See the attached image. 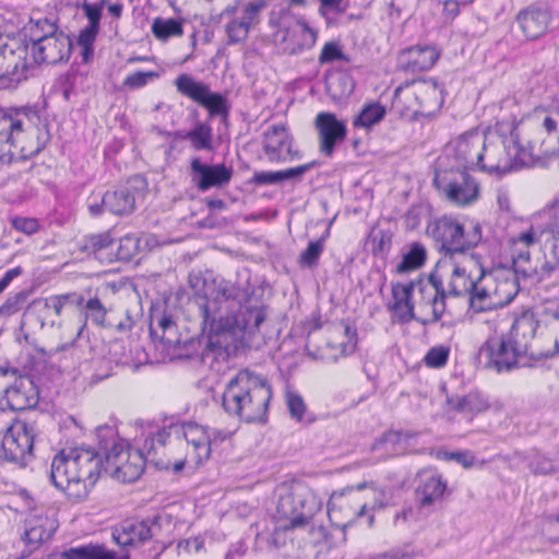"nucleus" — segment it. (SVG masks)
I'll list each match as a JSON object with an SVG mask.
<instances>
[{
  "label": "nucleus",
  "instance_id": "6ab92c4d",
  "mask_svg": "<svg viewBox=\"0 0 559 559\" xmlns=\"http://www.w3.org/2000/svg\"><path fill=\"white\" fill-rule=\"evenodd\" d=\"M293 135L284 124H273L263 133L262 147L270 163H285L299 158V152L293 151Z\"/></svg>",
  "mask_w": 559,
  "mask_h": 559
},
{
  "label": "nucleus",
  "instance_id": "4d7b16f0",
  "mask_svg": "<svg viewBox=\"0 0 559 559\" xmlns=\"http://www.w3.org/2000/svg\"><path fill=\"white\" fill-rule=\"evenodd\" d=\"M265 5L266 2L264 0L247 3L242 9V17L239 20L240 23L246 24V27L250 31L252 26L259 23V14Z\"/></svg>",
  "mask_w": 559,
  "mask_h": 559
},
{
  "label": "nucleus",
  "instance_id": "a211bd4d",
  "mask_svg": "<svg viewBox=\"0 0 559 559\" xmlns=\"http://www.w3.org/2000/svg\"><path fill=\"white\" fill-rule=\"evenodd\" d=\"M72 41L63 32L49 37H35L29 44L33 67L41 63L57 64L67 61L71 55Z\"/></svg>",
  "mask_w": 559,
  "mask_h": 559
},
{
  "label": "nucleus",
  "instance_id": "c756f323",
  "mask_svg": "<svg viewBox=\"0 0 559 559\" xmlns=\"http://www.w3.org/2000/svg\"><path fill=\"white\" fill-rule=\"evenodd\" d=\"M538 328H542L540 320L535 319L532 313H524L513 322L508 333V335L512 337L514 345L515 342H519L521 345L524 346V348L521 349L523 355L530 356L534 359H538L536 357V354H538V352H533L531 349L530 342L531 340L534 338Z\"/></svg>",
  "mask_w": 559,
  "mask_h": 559
},
{
  "label": "nucleus",
  "instance_id": "774afa93",
  "mask_svg": "<svg viewBox=\"0 0 559 559\" xmlns=\"http://www.w3.org/2000/svg\"><path fill=\"white\" fill-rule=\"evenodd\" d=\"M318 165V162L312 160L310 163L299 165L297 167L287 168L280 170L281 181L292 180L295 182H300L302 180L304 175L311 170L314 166Z\"/></svg>",
  "mask_w": 559,
  "mask_h": 559
},
{
  "label": "nucleus",
  "instance_id": "b1692460",
  "mask_svg": "<svg viewBox=\"0 0 559 559\" xmlns=\"http://www.w3.org/2000/svg\"><path fill=\"white\" fill-rule=\"evenodd\" d=\"M551 19V11L546 5L537 3L520 10L515 16L516 23L528 40L543 37L548 32Z\"/></svg>",
  "mask_w": 559,
  "mask_h": 559
},
{
  "label": "nucleus",
  "instance_id": "0e129e2a",
  "mask_svg": "<svg viewBox=\"0 0 559 559\" xmlns=\"http://www.w3.org/2000/svg\"><path fill=\"white\" fill-rule=\"evenodd\" d=\"M76 7L83 10L85 17L88 20L87 25L100 27L104 2L90 3L88 1L84 0L81 3H78Z\"/></svg>",
  "mask_w": 559,
  "mask_h": 559
},
{
  "label": "nucleus",
  "instance_id": "393cba45",
  "mask_svg": "<svg viewBox=\"0 0 559 559\" xmlns=\"http://www.w3.org/2000/svg\"><path fill=\"white\" fill-rule=\"evenodd\" d=\"M440 58V51L430 45H416L401 50L397 55V68L406 72L430 70Z\"/></svg>",
  "mask_w": 559,
  "mask_h": 559
},
{
  "label": "nucleus",
  "instance_id": "603ef678",
  "mask_svg": "<svg viewBox=\"0 0 559 559\" xmlns=\"http://www.w3.org/2000/svg\"><path fill=\"white\" fill-rule=\"evenodd\" d=\"M300 26L301 40L293 45L288 44L285 47V50L289 55H299L304 50L311 48L316 41L314 32L306 23H301Z\"/></svg>",
  "mask_w": 559,
  "mask_h": 559
},
{
  "label": "nucleus",
  "instance_id": "ea45409f",
  "mask_svg": "<svg viewBox=\"0 0 559 559\" xmlns=\"http://www.w3.org/2000/svg\"><path fill=\"white\" fill-rule=\"evenodd\" d=\"M539 320L540 325L554 334V347L552 349L538 352L536 354L538 360L551 358L559 353V306L555 309H545Z\"/></svg>",
  "mask_w": 559,
  "mask_h": 559
},
{
  "label": "nucleus",
  "instance_id": "7ed1b4c3",
  "mask_svg": "<svg viewBox=\"0 0 559 559\" xmlns=\"http://www.w3.org/2000/svg\"><path fill=\"white\" fill-rule=\"evenodd\" d=\"M105 473V457L93 448L61 450L50 464L49 479L69 499L78 502L87 497L100 473Z\"/></svg>",
  "mask_w": 559,
  "mask_h": 559
},
{
  "label": "nucleus",
  "instance_id": "9d476101",
  "mask_svg": "<svg viewBox=\"0 0 559 559\" xmlns=\"http://www.w3.org/2000/svg\"><path fill=\"white\" fill-rule=\"evenodd\" d=\"M433 186L449 203L465 207L479 199V185L467 170L455 168L437 169Z\"/></svg>",
  "mask_w": 559,
  "mask_h": 559
},
{
  "label": "nucleus",
  "instance_id": "13d9d810",
  "mask_svg": "<svg viewBox=\"0 0 559 559\" xmlns=\"http://www.w3.org/2000/svg\"><path fill=\"white\" fill-rule=\"evenodd\" d=\"M286 405L292 418L299 423L304 420L307 406L300 394L288 391L286 393Z\"/></svg>",
  "mask_w": 559,
  "mask_h": 559
},
{
  "label": "nucleus",
  "instance_id": "5fc2aeb1",
  "mask_svg": "<svg viewBox=\"0 0 559 559\" xmlns=\"http://www.w3.org/2000/svg\"><path fill=\"white\" fill-rule=\"evenodd\" d=\"M115 245L116 241L109 233H102L87 236L85 238L84 249L97 254L102 250L111 248Z\"/></svg>",
  "mask_w": 559,
  "mask_h": 559
},
{
  "label": "nucleus",
  "instance_id": "aec40b11",
  "mask_svg": "<svg viewBox=\"0 0 559 559\" xmlns=\"http://www.w3.org/2000/svg\"><path fill=\"white\" fill-rule=\"evenodd\" d=\"M143 451H147L143 447L140 449H131L128 444L123 448V456L112 460L111 464L105 461V473L122 483H133L142 475L146 464V457Z\"/></svg>",
  "mask_w": 559,
  "mask_h": 559
},
{
  "label": "nucleus",
  "instance_id": "09e8293b",
  "mask_svg": "<svg viewBox=\"0 0 559 559\" xmlns=\"http://www.w3.org/2000/svg\"><path fill=\"white\" fill-rule=\"evenodd\" d=\"M142 239L134 236H126L117 245V259L121 261L133 260L141 250Z\"/></svg>",
  "mask_w": 559,
  "mask_h": 559
},
{
  "label": "nucleus",
  "instance_id": "412c9836",
  "mask_svg": "<svg viewBox=\"0 0 559 559\" xmlns=\"http://www.w3.org/2000/svg\"><path fill=\"white\" fill-rule=\"evenodd\" d=\"M314 126L319 134V151L331 157L338 143L345 140L347 127L333 112L323 111L317 115Z\"/></svg>",
  "mask_w": 559,
  "mask_h": 559
},
{
  "label": "nucleus",
  "instance_id": "3c124183",
  "mask_svg": "<svg viewBox=\"0 0 559 559\" xmlns=\"http://www.w3.org/2000/svg\"><path fill=\"white\" fill-rule=\"evenodd\" d=\"M227 35V45H238L245 43L250 31L246 27V24L240 23L239 19L233 17L225 26Z\"/></svg>",
  "mask_w": 559,
  "mask_h": 559
},
{
  "label": "nucleus",
  "instance_id": "0eeeda50",
  "mask_svg": "<svg viewBox=\"0 0 559 559\" xmlns=\"http://www.w3.org/2000/svg\"><path fill=\"white\" fill-rule=\"evenodd\" d=\"M426 233L433 240L436 249L443 252L448 260H452L455 253H463L477 246L481 240L479 224H475L472 230L466 231L463 224L449 215L429 222Z\"/></svg>",
  "mask_w": 559,
  "mask_h": 559
},
{
  "label": "nucleus",
  "instance_id": "f03ea898",
  "mask_svg": "<svg viewBox=\"0 0 559 559\" xmlns=\"http://www.w3.org/2000/svg\"><path fill=\"white\" fill-rule=\"evenodd\" d=\"M217 296L225 300L236 301L238 310L226 314L212 311L216 319H235L236 324L231 330L239 329L241 335L238 338L245 341V345L252 346V341L260 325L266 318L265 306L262 300L264 289L257 280L252 281L249 269H239L234 278H224L216 285Z\"/></svg>",
  "mask_w": 559,
  "mask_h": 559
},
{
  "label": "nucleus",
  "instance_id": "79ce46f5",
  "mask_svg": "<svg viewBox=\"0 0 559 559\" xmlns=\"http://www.w3.org/2000/svg\"><path fill=\"white\" fill-rule=\"evenodd\" d=\"M48 519H37L35 521H28L24 532V540L27 545L37 548L44 542L50 539L53 535L55 528L50 526L46 527Z\"/></svg>",
  "mask_w": 559,
  "mask_h": 559
},
{
  "label": "nucleus",
  "instance_id": "864d4df0",
  "mask_svg": "<svg viewBox=\"0 0 559 559\" xmlns=\"http://www.w3.org/2000/svg\"><path fill=\"white\" fill-rule=\"evenodd\" d=\"M84 298L80 295L72 294V295H61V296H53L49 299H46L43 305L46 310H52L56 316H60L62 312L63 307L67 302H72L78 306L83 305Z\"/></svg>",
  "mask_w": 559,
  "mask_h": 559
},
{
  "label": "nucleus",
  "instance_id": "c9c22d12",
  "mask_svg": "<svg viewBox=\"0 0 559 559\" xmlns=\"http://www.w3.org/2000/svg\"><path fill=\"white\" fill-rule=\"evenodd\" d=\"M439 261H447L448 263V266L441 272L442 277L445 273H451V278L449 282V295H468L472 287H474V283L476 282V280L471 276V273H467L465 267L456 265L452 262V260H448L447 258L440 259Z\"/></svg>",
  "mask_w": 559,
  "mask_h": 559
},
{
  "label": "nucleus",
  "instance_id": "4c0bfd02",
  "mask_svg": "<svg viewBox=\"0 0 559 559\" xmlns=\"http://www.w3.org/2000/svg\"><path fill=\"white\" fill-rule=\"evenodd\" d=\"M63 559H130L129 555L118 557L116 551L108 550L103 545H84L72 547L62 552Z\"/></svg>",
  "mask_w": 559,
  "mask_h": 559
},
{
  "label": "nucleus",
  "instance_id": "2eb2a0df",
  "mask_svg": "<svg viewBox=\"0 0 559 559\" xmlns=\"http://www.w3.org/2000/svg\"><path fill=\"white\" fill-rule=\"evenodd\" d=\"M188 174L192 186L200 192H206L227 187L233 179L234 169L224 163L210 164L200 156H193L189 163Z\"/></svg>",
  "mask_w": 559,
  "mask_h": 559
},
{
  "label": "nucleus",
  "instance_id": "5701e85b",
  "mask_svg": "<svg viewBox=\"0 0 559 559\" xmlns=\"http://www.w3.org/2000/svg\"><path fill=\"white\" fill-rule=\"evenodd\" d=\"M12 411H26L36 407L39 402V389L24 369L14 378L4 397Z\"/></svg>",
  "mask_w": 559,
  "mask_h": 559
},
{
  "label": "nucleus",
  "instance_id": "a19ab883",
  "mask_svg": "<svg viewBox=\"0 0 559 559\" xmlns=\"http://www.w3.org/2000/svg\"><path fill=\"white\" fill-rule=\"evenodd\" d=\"M427 259L425 247L419 242H413L409 250L403 254L396 264L395 273L403 274L421 267Z\"/></svg>",
  "mask_w": 559,
  "mask_h": 559
},
{
  "label": "nucleus",
  "instance_id": "49530a36",
  "mask_svg": "<svg viewBox=\"0 0 559 559\" xmlns=\"http://www.w3.org/2000/svg\"><path fill=\"white\" fill-rule=\"evenodd\" d=\"M283 523H276L274 531L271 534L258 533L255 537V547L259 549H278L285 545L284 532L287 530L282 528Z\"/></svg>",
  "mask_w": 559,
  "mask_h": 559
},
{
  "label": "nucleus",
  "instance_id": "2f4dec72",
  "mask_svg": "<svg viewBox=\"0 0 559 559\" xmlns=\"http://www.w3.org/2000/svg\"><path fill=\"white\" fill-rule=\"evenodd\" d=\"M445 403L449 411H454L464 415L476 416L490 408L488 397L475 390L465 395H447Z\"/></svg>",
  "mask_w": 559,
  "mask_h": 559
},
{
  "label": "nucleus",
  "instance_id": "052dcab7",
  "mask_svg": "<svg viewBox=\"0 0 559 559\" xmlns=\"http://www.w3.org/2000/svg\"><path fill=\"white\" fill-rule=\"evenodd\" d=\"M336 60H343L345 62H349V58L344 55L341 46L335 41L326 43L319 56V62L321 64L330 63Z\"/></svg>",
  "mask_w": 559,
  "mask_h": 559
},
{
  "label": "nucleus",
  "instance_id": "f257e3e1",
  "mask_svg": "<svg viewBox=\"0 0 559 559\" xmlns=\"http://www.w3.org/2000/svg\"><path fill=\"white\" fill-rule=\"evenodd\" d=\"M202 330L199 335L186 337L171 354L174 358L188 359L202 365H212L215 360L237 355L247 348L245 341L238 338L240 330H231L235 319H216L212 313L209 301L200 304Z\"/></svg>",
  "mask_w": 559,
  "mask_h": 559
},
{
  "label": "nucleus",
  "instance_id": "f8f14e48",
  "mask_svg": "<svg viewBox=\"0 0 559 559\" xmlns=\"http://www.w3.org/2000/svg\"><path fill=\"white\" fill-rule=\"evenodd\" d=\"M148 189V183L142 175L130 177L124 183L103 194L106 211L117 216L132 214L139 201H142Z\"/></svg>",
  "mask_w": 559,
  "mask_h": 559
},
{
  "label": "nucleus",
  "instance_id": "f704fd0d",
  "mask_svg": "<svg viewBox=\"0 0 559 559\" xmlns=\"http://www.w3.org/2000/svg\"><path fill=\"white\" fill-rule=\"evenodd\" d=\"M447 261H438L433 271L429 274V280L431 282V286L433 287V294L428 298V304L432 305V320L431 322H437L441 319L442 314L445 310V297L447 292L442 284V274L441 272L448 266Z\"/></svg>",
  "mask_w": 559,
  "mask_h": 559
},
{
  "label": "nucleus",
  "instance_id": "4be33fe9",
  "mask_svg": "<svg viewBox=\"0 0 559 559\" xmlns=\"http://www.w3.org/2000/svg\"><path fill=\"white\" fill-rule=\"evenodd\" d=\"M405 96L408 99L416 97L418 119L420 117L431 119L441 109L444 102L443 87L435 79L415 82V93L406 92Z\"/></svg>",
  "mask_w": 559,
  "mask_h": 559
},
{
  "label": "nucleus",
  "instance_id": "39448f33",
  "mask_svg": "<svg viewBox=\"0 0 559 559\" xmlns=\"http://www.w3.org/2000/svg\"><path fill=\"white\" fill-rule=\"evenodd\" d=\"M509 130V135L501 142L487 143L484 150V162L479 170L488 174L506 175L512 170L523 167H531L535 164L536 157L533 153V140L528 138L531 126L523 120L502 122L503 128Z\"/></svg>",
  "mask_w": 559,
  "mask_h": 559
},
{
  "label": "nucleus",
  "instance_id": "72a5a7b5",
  "mask_svg": "<svg viewBox=\"0 0 559 559\" xmlns=\"http://www.w3.org/2000/svg\"><path fill=\"white\" fill-rule=\"evenodd\" d=\"M175 138L189 141L194 151L213 152L215 150L213 129L209 122L198 120L190 130L176 131Z\"/></svg>",
  "mask_w": 559,
  "mask_h": 559
},
{
  "label": "nucleus",
  "instance_id": "c03bdc74",
  "mask_svg": "<svg viewBox=\"0 0 559 559\" xmlns=\"http://www.w3.org/2000/svg\"><path fill=\"white\" fill-rule=\"evenodd\" d=\"M153 35L160 40L183 34L182 21L177 19L156 17L152 24Z\"/></svg>",
  "mask_w": 559,
  "mask_h": 559
},
{
  "label": "nucleus",
  "instance_id": "cd10ccee",
  "mask_svg": "<svg viewBox=\"0 0 559 559\" xmlns=\"http://www.w3.org/2000/svg\"><path fill=\"white\" fill-rule=\"evenodd\" d=\"M393 302L389 306L393 318L400 323H408L417 320L414 313V304L412 302L413 285L409 281L406 283H392L391 285Z\"/></svg>",
  "mask_w": 559,
  "mask_h": 559
},
{
  "label": "nucleus",
  "instance_id": "8fccbe9b",
  "mask_svg": "<svg viewBox=\"0 0 559 559\" xmlns=\"http://www.w3.org/2000/svg\"><path fill=\"white\" fill-rule=\"evenodd\" d=\"M365 250L384 261V230L382 228L374 226L370 230L365 241Z\"/></svg>",
  "mask_w": 559,
  "mask_h": 559
},
{
  "label": "nucleus",
  "instance_id": "338daca9",
  "mask_svg": "<svg viewBox=\"0 0 559 559\" xmlns=\"http://www.w3.org/2000/svg\"><path fill=\"white\" fill-rule=\"evenodd\" d=\"M449 358V348L444 346H436L428 350L426 354L424 361L426 366L431 368H440L443 367Z\"/></svg>",
  "mask_w": 559,
  "mask_h": 559
},
{
  "label": "nucleus",
  "instance_id": "473e14b6",
  "mask_svg": "<svg viewBox=\"0 0 559 559\" xmlns=\"http://www.w3.org/2000/svg\"><path fill=\"white\" fill-rule=\"evenodd\" d=\"M98 442V451L111 464L112 460L123 456V448L127 445L126 441L118 438L115 426L103 425L98 426L95 431Z\"/></svg>",
  "mask_w": 559,
  "mask_h": 559
},
{
  "label": "nucleus",
  "instance_id": "dca6fc26",
  "mask_svg": "<svg viewBox=\"0 0 559 559\" xmlns=\"http://www.w3.org/2000/svg\"><path fill=\"white\" fill-rule=\"evenodd\" d=\"M159 522V515L123 521L112 531V538L121 548H136L160 533Z\"/></svg>",
  "mask_w": 559,
  "mask_h": 559
},
{
  "label": "nucleus",
  "instance_id": "c85d7f7f",
  "mask_svg": "<svg viewBox=\"0 0 559 559\" xmlns=\"http://www.w3.org/2000/svg\"><path fill=\"white\" fill-rule=\"evenodd\" d=\"M415 93V82H405L397 86L391 102L390 116L402 121L411 122L418 120V111H416V97L405 98V94Z\"/></svg>",
  "mask_w": 559,
  "mask_h": 559
},
{
  "label": "nucleus",
  "instance_id": "37998d69",
  "mask_svg": "<svg viewBox=\"0 0 559 559\" xmlns=\"http://www.w3.org/2000/svg\"><path fill=\"white\" fill-rule=\"evenodd\" d=\"M330 236V227H328L324 234L317 240H312L308 243L307 248L300 253L298 258V264L302 269H313L318 265L320 255L324 250V242Z\"/></svg>",
  "mask_w": 559,
  "mask_h": 559
},
{
  "label": "nucleus",
  "instance_id": "1a4fd4ad",
  "mask_svg": "<svg viewBox=\"0 0 559 559\" xmlns=\"http://www.w3.org/2000/svg\"><path fill=\"white\" fill-rule=\"evenodd\" d=\"M32 69L26 35L12 38L0 36V84L5 88H15L28 79Z\"/></svg>",
  "mask_w": 559,
  "mask_h": 559
},
{
  "label": "nucleus",
  "instance_id": "69168bd1",
  "mask_svg": "<svg viewBox=\"0 0 559 559\" xmlns=\"http://www.w3.org/2000/svg\"><path fill=\"white\" fill-rule=\"evenodd\" d=\"M158 76H159L158 72H155V71H147V72L138 71V72L129 74L124 79L123 85L129 88L136 90V88H141V87L145 86L150 81L157 79Z\"/></svg>",
  "mask_w": 559,
  "mask_h": 559
},
{
  "label": "nucleus",
  "instance_id": "ddd939ff",
  "mask_svg": "<svg viewBox=\"0 0 559 559\" xmlns=\"http://www.w3.org/2000/svg\"><path fill=\"white\" fill-rule=\"evenodd\" d=\"M174 84L179 94L205 108L211 118L228 115L229 105L226 97L221 93L212 92L204 82L195 80L190 74L182 73L176 78Z\"/></svg>",
  "mask_w": 559,
  "mask_h": 559
},
{
  "label": "nucleus",
  "instance_id": "20e7f679",
  "mask_svg": "<svg viewBox=\"0 0 559 559\" xmlns=\"http://www.w3.org/2000/svg\"><path fill=\"white\" fill-rule=\"evenodd\" d=\"M272 395L271 384L265 377L242 369L227 382L222 405L228 415L245 423L265 424Z\"/></svg>",
  "mask_w": 559,
  "mask_h": 559
},
{
  "label": "nucleus",
  "instance_id": "6e6d98bb",
  "mask_svg": "<svg viewBox=\"0 0 559 559\" xmlns=\"http://www.w3.org/2000/svg\"><path fill=\"white\" fill-rule=\"evenodd\" d=\"M27 297L28 293L26 290L9 296L0 307V317L9 318L17 313L26 302Z\"/></svg>",
  "mask_w": 559,
  "mask_h": 559
},
{
  "label": "nucleus",
  "instance_id": "58836bf2",
  "mask_svg": "<svg viewBox=\"0 0 559 559\" xmlns=\"http://www.w3.org/2000/svg\"><path fill=\"white\" fill-rule=\"evenodd\" d=\"M384 119V106L379 102L364 104L359 114L353 120V127L369 132Z\"/></svg>",
  "mask_w": 559,
  "mask_h": 559
},
{
  "label": "nucleus",
  "instance_id": "a878e982",
  "mask_svg": "<svg viewBox=\"0 0 559 559\" xmlns=\"http://www.w3.org/2000/svg\"><path fill=\"white\" fill-rule=\"evenodd\" d=\"M207 435L204 427L198 425L193 421H176L170 423L167 426H164L160 430H158L155 435L146 438L144 441V448L148 451L154 449L155 443L164 445L168 438L174 437L177 440L183 438L187 443H190L193 440L203 439V436Z\"/></svg>",
  "mask_w": 559,
  "mask_h": 559
},
{
  "label": "nucleus",
  "instance_id": "a18cd8bd",
  "mask_svg": "<svg viewBox=\"0 0 559 559\" xmlns=\"http://www.w3.org/2000/svg\"><path fill=\"white\" fill-rule=\"evenodd\" d=\"M80 307L83 308L85 320H90L97 326H105L107 309L97 296L83 301Z\"/></svg>",
  "mask_w": 559,
  "mask_h": 559
},
{
  "label": "nucleus",
  "instance_id": "bf43d9fd",
  "mask_svg": "<svg viewBox=\"0 0 559 559\" xmlns=\"http://www.w3.org/2000/svg\"><path fill=\"white\" fill-rule=\"evenodd\" d=\"M187 444L192 448L190 455H192L197 465L202 464L210 457L211 444L209 435L203 436V440L200 438Z\"/></svg>",
  "mask_w": 559,
  "mask_h": 559
},
{
  "label": "nucleus",
  "instance_id": "9b49d317",
  "mask_svg": "<svg viewBox=\"0 0 559 559\" xmlns=\"http://www.w3.org/2000/svg\"><path fill=\"white\" fill-rule=\"evenodd\" d=\"M486 280V272L483 267L479 270V275L474 283L468 296L469 307L475 312H485L497 308H502L509 305L519 293V283L514 278H506L496 285L493 292L484 285Z\"/></svg>",
  "mask_w": 559,
  "mask_h": 559
},
{
  "label": "nucleus",
  "instance_id": "e433bc0d",
  "mask_svg": "<svg viewBox=\"0 0 559 559\" xmlns=\"http://www.w3.org/2000/svg\"><path fill=\"white\" fill-rule=\"evenodd\" d=\"M325 85L328 94L334 100L349 97L355 90V81L352 74L345 70H333L326 75Z\"/></svg>",
  "mask_w": 559,
  "mask_h": 559
},
{
  "label": "nucleus",
  "instance_id": "de8ad7c7",
  "mask_svg": "<svg viewBox=\"0 0 559 559\" xmlns=\"http://www.w3.org/2000/svg\"><path fill=\"white\" fill-rule=\"evenodd\" d=\"M59 26L57 25V21L43 17L38 19L31 27H29V38H27L29 44L35 43V37H49L60 34Z\"/></svg>",
  "mask_w": 559,
  "mask_h": 559
},
{
  "label": "nucleus",
  "instance_id": "680f3d73",
  "mask_svg": "<svg viewBox=\"0 0 559 559\" xmlns=\"http://www.w3.org/2000/svg\"><path fill=\"white\" fill-rule=\"evenodd\" d=\"M20 368L12 366L9 361L0 365V399H4L14 378H19Z\"/></svg>",
  "mask_w": 559,
  "mask_h": 559
},
{
  "label": "nucleus",
  "instance_id": "4468645a",
  "mask_svg": "<svg viewBox=\"0 0 559 559\" xmlns=\"http://www.w3.org/2000/svg\"><path fill=\"white\" fill-rule=\"evenodd\" d=\"M519 342L513 344L512 337L501 334L489 337L480 347L479 354L485 357V367L497 372H509L519 366V358L523 357Z\"/></svg>",
  "mask_w": 559,
  "mask_h": 559
},
{
  "label": "nucleus",
  "instance_id": "423d86ee",
  "mask_svg": "<svg viewBox=\"0 0 559 559\" xmlns=\"http://www.w3.org/2000/svg\"><path fill=\"white\" fill-rule=\"evenodd\" d=\"M321 506L312 489L297 481L278 489L274 519L276 523H283L282 528H302L321 510Z\"/></svg>",
  "mask_w": 559,
  "mask_h": 559
},
{
  "label": "nucleus",
  "instance_id": "f3484780",
  "mask_svg": "<svg viewBox=\"0 0 559 559\" xmlns=\"http://www.w3.org/2000/svg\"><path fill=\"white\" fill-rule=\"evenodd\" d=\"M486 148V138L477 129L467 131L460 135L453 143L448 145L456 162L455 168L460 169H479L484 162V150Z\"/></svg>",
  "mask_w": 559,
  "mask_h": 559
},
{
  "label": "nucleus",
  "instance_id": "e2e57ef3",
  "mask_svg": "<svg viewBox=\"0 0 559 559\" xmlns=\"http://www.w3.org/2000/svg\"><path fill=\"white\" fill-rule=\"evenodd\" d=\"M528 467L535 475H551L558 471L552 460L540 454L531 459Z\"/></svg>",
  "mask_w": 559,
  "mask_h": 559
},
{
  "label": "nucleus",
  "instance_id": "bb28decb",
  "mask_svg": "<svg viewBox=\"0 0 559 559\" xmlns=\"http://www.w3.org/2000/svg\"><path fill=\"white\" fill-rule=\"evenodd\" d=\"M37 117V110L33 106H7L0 105V139L14 142L15 135L24 131V120Z\"/></svg>",
  "mask_w": 559,
  "mask_h": 559
},
{
  "label": "nucleus",
  "instance_id": "7c9ffc66",
  "mask_svg": "<svg viewBox=\"0 0 559 559\" xmlns=\"http://www.w3.org/2000/svg\"><path fill=\"white\" fill-rule=\"evenodd\" d=\"M447 490V481L438 473L424 472L420 474V484L416 489V496L420 508L431 507L441 500Z\"/></svg>",
  "mask_w": 559,
  "mask_h": 559
},
{
  "label": "nucleus",
  "instance_id": "6e6552de",
  "mask_svg": "<svg viewBox=\"0 0 559 559\" xmlns=\"http://www.w3.org/2000/svg\"><path fill=\"white\" fill-rule=\"evenodd\" d=\"M40 428L36 420L15 419L3 432L0 442V463L24 468L33 460L34 442Z\"/></svg>",
  "mask_w": 559,
  "mask_h": 559
}]
</instances>
